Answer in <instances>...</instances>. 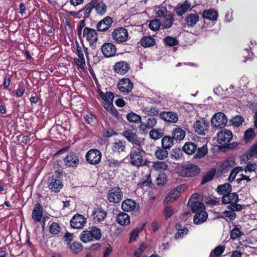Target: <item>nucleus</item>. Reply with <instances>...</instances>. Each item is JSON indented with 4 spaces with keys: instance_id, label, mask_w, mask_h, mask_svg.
Returning <instances> with one entry per match:
<instances>
[{
    "instance_id": "obj_27",
    "label": "nucleus",
    "mask_w": 257,
    "mask_h": 257,
    "mask_svg": "<svg viewBox=\"0 0 257 257\" xmlns=\"http://www.w3.org/2000/svg\"><path fill=\"white\" fill-rule=\"evenodd\" d=\"M92 1L96 13L99 16H103L107 10L106 5L101 0Z\"/></svg>"
},
{
    "instance_id": "obj_25",
    "label": "nucleus",
    "mask_w": 257,
    "mask_h": 257,
    "mask_svg": "<svg viewBox=\"0 0 257 257\" xmlns=\"http://www.w3.org/2000/svg\"><path fill=\"white\" fill-rule=\"evenodd\" d=\"M234 161L232 158H228L224 161L219 167L217 170V174L221 175L223 173L227 172L229 169L233 167Z\"/></svg>"
},
{
    "instance_id": "obj_54",
    "label": "nucleus",
    "mask_w": 257,
    "mask_h": 257,
    "mask_svg": "<svg viewBox=\"0 0 257 257\" xmlns=\"http://www.w3.org/2000/svg\"><path fill=\"white\" fill-rule=\"evenodd\" d=\"M147 244L142 242L140 244L139 247L135 251L133 257H140L142 253L148 247Z\"/></svg>"
},
{
    "instance_id": "obj_40",
    "label": "nucleus",
    "mask_w": 257,
    "mask_h": 257,
    "mask_svg": "<svg viewBox=\"0 0 257 257\" xmlns=\"http://www.w3.org/2000/svg\"><path fill=\"white\" fill-rule=\"evenodd\" d=\"M174 21V16L172 14H168L163 18L162 26L163 29H168L172 27Z\"/></svg>"
},
{
    "instance_id": "obj_49",
    "label": "nucleus",
    "mask_w": 257,
    "mask_h": 257,
    "mask_svg": "<svg viewBox=\"0 0 257 257\" xmlns=\"http://www.w3.org/2000/svg\"><path fill=\"white\" fill-rule=\"evenodd\" d=\"M146 177V179L143 178L142 179H141V182H139L138 183V185L141 188H143L144 187H152V186L153 185L151 178V175H147Z\"/></svg>"
},
{
    "instance_id": "obj_52",
    "label": "nucleus",
    "mask_w": 257,
    "mask_h": 257,
    "mask_svg": "<svg viewBox=\"0 0 257 257\" xmlns=\"http://www.w3.org/2000/svg\"><path fill=\"white\" fill-rule=\"evenodd\" d=\"M107 162L109 167L113 169L121 167L123 163L122 160L119 161L112 158L107 159Z\"/></svg>"
},
{
    "instance_id": "obj_63",
    "label": "nucleus",
    "mask_w": 257,
    "mask_h": 257,
    "mask_svg": "<svg viewBox=\"0 0 257 257\" xmlns=\"http://www.w3.org/2000/svg\"><path fill=\"white\" fill-rule=\"evenodd\" d=\"M63 165V162L61 160H56L54 162L53 167L55 170V173L54 174H59L62 175L61 170Z\"/></svg>"
},
{
    "instance_id": "obj_19",
    "label": "nucleus",
    "mask_w": 257,
    "mask_h": 257,
    "mask_svg": "<svg viewBox=\"0 0 257 257\" xmlns=\"http://www.w3.org/2000/svg\"><path fill=\"white\" fill-rule=\"evenodd\" d=\"M107 216V212L102 207L94 208L92 212V219L94 222L103 221Z\"/></svg>"
},
{
    "instance_id": "obj_6",
    "label": "nucleus",
    "mask_w": 257,
    "mask_h": 257,
    "mask_svg": "<svg viewBox=\"0 0 257 257\" xmlns=\"http://www.w3.org/2000/svg\"><path fill=\"white\" fill-rule=\"evenodd\" d=\"M101 237V229L95 226L89 227L88 230L82 231L80 235L81 240L84 243L92 241L93 240H99Z\"/></svg>"
},
{
    "instance_id": "obj_12",
    "label": "nucleus",
    "mask_w": 257,
    "mask_h": 257,
    "mask_svg": "<svg viewBox=\"0 0 257 257\" xmlns=\"http://www.w3.org/2000/svg\"><path fill=\"white\" fill-rule=\"evenodd\" d=\"M94 4L93 1L88 3L85 7L80 10L79 11L75 12L74 11H70L68 12L71 16L78 17L79 16H82L84 19L90 18V14L91 13L92 10L94 9Z\"/></svg>"
},
{
    "instance_id": "obj_35",
    "label": "nucleus",
    "mask_w": 257,
    "mask_h": 257,
    "mask_svg": "<svg viewBox=\"0 0 257 257\" xmlns=\"http://www.w3.org/2000/svg\"><path fill=\"white\" fill-rule=\"evenodd\" d=\"M168 150L162 146L157 147L154 155L157 159L164 160L168 158Z\"/></svg>"
},
{
    "instance_id": "obj_42",
    "label": "nucleus",
    "mask_w": 257,
    "mask_h": 257,
    "mask_svg": "<svg viewBox=\"0 0 257 257\" xmlns=\"http://www.w3.org/2000/svg\"><path fill=\"white\" fill-rule=\"evenodd\" d=\"M191 210L193 213L203 212L205 211V208L203 203L199 201H194L190 206Z\"/></svg>"
},
{
    "instance_id": "obj_36",
    "label": "nucleus",
    "mask_w": 257,
    "mask_h": 257,
    "mask_svg": "<svg viewBox=\"0 0 257 257\" xmlns=\"http://www.w3.org/2000/svg\"><path fill=\"white\" fill-rule=\"evenodd\" d=\"M195 214L193 217V221L195 224H201L205 222L207 219L208 214L206 211L202 212H197V213Z\"/></svg>"
},
{
    "instance_id": "obj_61",
    "label": "nucleus",
    "mask_w": 257,
    "mask_h": 257,
    "mask_svg": "<svg viewBox=\"0 0 257 257\" xmlns=\"http://www.w3.org/2000/svg\"><path fill=\"white\" fill-rule=\"evenodd\" d=\"M161 25V24L160 20L154 19L150 22L149 27L151 30L154 31H156L159 29Z\"/></svg>"
},
{
    "instance_id": "obj_17",
    "label": "nucleus",
    "mask_w": 257,
    "mask_h": 257,
    "mask_svg": "<svg viewBox=\"0 0 257 257\" xmlns=\"http://www.w3.org/2000/svg\"><path fill=\"white\" fill-rule=\"evenodd\" d=\"M86 222V218L83 215L80 214L74 215L70 221L71 226L73 228L75 229L82 228L84 226Z\"/></svg>"
},
{
    "instance_id": "obj_39",
    "label": "nucleus",
    "mask_w": 257,
    "mask_h": 257,
    "mask_svg": "<svg viewBox=\"0 0 257 257\" xmlns=\"http://www.w3.org/2000/svg\"><path fill=\"white\" fill-rule=\"evenodd\" d=\"M232 190V186L227 183L219 185L216 188L217 192L219 194L223 195V196L226 195L229 193L231 192Z\"/></svg>"
},
{
    "instance_id": "obj_26",
    "label": "nucleus",
    "mask_w": 257,
    "mask_h": 257,
    "mask_svg": "<svg viewBox=\"0 0 257 257\" xmlns=\"http://www.w3.org/2000/svg\"><path fill=\"white\" fill-rule=\"evenodd\" d=\"M43 214V208L40 203H37L33 210L32 217L35 222L41 221Z\"/></svg>"
},
{
    "instance_id": "obj_31",
    "label": "nucleus",
    "mask_w": 257,
    "mask_h": 257,
    "mask_svg": "<svg viewBox=\"0 0 257 257\" xmlns=\"http://www.w3.org/2000/svg\"><path fill=\"white\" fill-rule=\"evenodd\" d=\"M199 16L197 14H187L184 21L188 27H193L199 21Z\"/></svg>"
},
{
    "instance_id": "obj_59",
    "label": "nucleus",
    "mask_w": 257,
    "mask_h": 257,
    "mask_svg": "<svg viewBox=\"0 0 257 257\" xmlns=\"http://www.w3.org/2000/svg\"><path fill=\"white\" fill-rule=\"evenodd\" d=\"M167 176L164 173L161 172L159 173L158 177L156 178L157 184L158 185H164L167 182Z\"/></svg>"
},
{
    "instance_id": "obj_47",
    "label": "nucleus",
    "mask_w": 257,
    "mask_h": 257,
    "mask_svg": "<svg viewBox=\"0 0 257 257\" xmlns=\"http://www.w3.org/2000/svg\"><path fill=\"white\" fill-rule=\"evenodd\" d=\"M61 228L57 222H53L49 227V232L53 235H57L61 232Z\"/></svg>"
},
{
    "instance_id": "obj_41",
    "label": "nucleus",
    "mask_w": 257,
    "mask_h": 257,
    "mask_svg": "<svg viewBox=\"0 0 257 257\" xmlns=\"http://www.w3.org/2000/svg\"><path fill=\"white\" fill-rule=\"evenodd\" d=\"M174 141L175 139L170 136L163 137L161 139L162 146L169 150L173 146Z\"/></svg>"
},
{
    "instance_id": "obj_44",
    "label": "nucleus",
    "mask_w": 257,
    "mask_h": 257,
    "mask_svg": "<svg viewBox=\"0 0 257 257\" xmlns=\"http://www.w3.org/2000/svg\"><path fill=\"white\" fill-rule=\"evenodd\" d=\"M196 153L194 154V157L195 159H201L204 157L208 152V149L206 145H204L200 148H197Z\"/></svg>"
},
{
    "instance_id": "obj_14",
    "label": "nucleus",
    "mask_w": 257,
    "mask_h": 257,
    "mask_svg": "<svg viewBox=\"0 0 257 257\" xmlns=\"http://www.w3.org/2000/svg\"><path fill=\"white\" fill-rule=\"evenodd\" d=\"M112 35L113 39L119 43L125 42L128 36L127 30L123 27H120L114 30Z\"/></svg>"
},
{
    "instance_id": "obj_10",
    "label": "nucleus",
    "mask_w": 257,
    "mask_h": 257,
    "mask_svg": "<svg viewBox=\"0 0 257 257\" xmlns=\"http://www.w3.org/2000/svg\"><path fill=\"white\" fill-rule=\"evenodd\" d=\"M123 193L119 187H114L109 189L106 198L110 203H117L122 199Z\"/></svg>"
},
{
    "instance_id": "obj_43",
    "label": "nucleus",
    "mask_w": 257,
    "mask_h": 257,
    "mask_svg": "<svg viewBox=\"0 0 257 257\" xmlns=\"http://www.w3.org/2000/svg\"><path fill=\"white\" fill-rule=\"evenodd\" d=\"M126 118L130 122L139 123L142 120L141 116L133 111L128 112L126 115Z\"/></svg>"
},
{
    "instance_id": "obj_22",
    "label": "nucleus",
    "mask_w": 257,
    "mask_h": 257,
    "mask_svg": "<svg viewBox=\"0 0 257 257\" xmlns=\"http://www.w3.org/2000/svg\"><path fill=\"white\" fill-rule=\"evenodd\" d=\"M208 127V122L204 119L197 120L196 121L194 128L196 133L199 135H205L207 132V127Z\"/></svg>"
},
{
    "instance_id": "obj_8",
    "label": "nucleus",
    "mask_w": 257,
    "mask_h": 257,
    "mask_svg": "<svg viewBox=\"0 0 257 257\" xmlns=\"http://www.w3.org/2000/svg\"><path fill=\"white\" fill-rule=\"evenodd\" d=\"M82 36L86 38L89 42L90 47L95 48V44L98 41V34L96 30L89 27H85L83 29Z\"/></svg>"
},
{
    "instance_id": "obj_21",
    "label": "nucleus",
    "mask_w": 257,
    "mask_h": 257,
    "mask_svg": "<svg viewBox=\"0 0 257 257\" xmlns=\"http://www.w3.org/2000/svg\"><path fill=\"white\" fill-rule=\"evenodd\" d=\"M112 23L113 20L110 17H106L97 24V30L99 32L106 31L110 27Z\"/></svg>"
},
{
    "instance_id": "obj_45",
    "label": "nucleus",
    "mask_w": 257,
    "mask_h": 257,
    "mask_svg": "<svg viewBox=\"0 0 257 257\" xmlns=\"http://www.w3.org/2000/svg\"><path fill=\"white\" fill-rule=\"evenodd\" d=\"M143 112L148 116H157L159 114V110L156 107H144Z\"/></svg>"
},
{
    "instance_id": "obj_1",
    "label": "nucleus",
    "mask_w": 257,
    "mask_h": 257,
    "mask_svg": "<svg viewBox=\"0 0 257 257\" xmlns=\"http://www.w3.org/2000/svg\"><path fill=\"white\" fill-rule=\"evenodd\" d=\"M145 155L146 152L143 146L133 147L128 156L131 165L137 168L147 166L149 161L146 158Z\"/></svg>"
},
{
    "instance_id": "obj_23",
    "label": "nucleus",
    "mask_w": 257,
    "mask_h": 257,
    "mask_svg": "<svg viewBox=\"0 0 257 257\" xmlns=\"http://www.w3.org/2000/svg\"><path fill=\"white\" fill-rule=\"evenodd\" d=\"M159 116L161 119L168 122L175 123L178 120L177 114L173 111H162Z\"/></svg>"
},
{
    "instance_id": "obj_9",
    "label": "nucleus",
    "mask_w": 257,
    "mask_h": 257,
    "mask_svg": "<svg viewBox=\"0 0 257 257\" xmlns=\"http://www.w3.org/2000/svg\"><path fill=\"white\" fill-rule=\"evenodd\" d=\"M85 157L86 162L88 164L96 165L101 162L102 154L98 150L91 149L87 152Z\"/></svg>"
},
{
    "instance_id": "obj_58",
    "label": "nucleus",
    "mask_w": 257,
    "mask_h": 257,
    "mask_svg": "<svg viewBox=\"0 0 257 257\" xmlns=\"http://www.w3.org/2000/svg\"><path fill=\"white\" fill-rule=\"evenodd\" d=\"M153 166L156 170H162L163 171L167 170L168 167L166 163L161 161L154 162Z\"/></svg>"
},
{
    "instance_id": "obj_60",
    "label": "nucleus",
    "mask_w": 257,
    "mask_h": 257,
    "mask_svg": "<svg viewBox=\"0 0 257 257\" xmlns=\"http://www.w3.org/2000/svg\"><path fill=\"white\" fill-rule=\"evenodd\" d=\"M174 210L172 207L171 206H165L163 209V214L166 220H167L168 218H170L174 214Z\"/></svg>"
},
{
    "instance_id": "obj_28",
    "label": "nucleus",
    "mask_w": 257,
    "mask_h": 257,
    "mask_svg": "<svg viewBox=\"0 0 257 257\" xmlns=\"http://www.w3.org/2000/svg\"><path fill=\"white\" fill-rule=\"evenodd\" d=\"M111 149L113 153L120 154L123 152L126 149V142L124 140H117L116 142L112 143Z\"/></svg>"
},
{
    "instance_id": "obj_53",
    "label": "nucleus",
    "mask_w": 257,
    "mask_h": 257,
    "mask_svg": "<svg viewBox=\"0 0 257 257\" xmlns=\"http://www.w3.org/2000/svg\"><path fill=\"white\" fill-rule=\"evenodd\" d=\"M164 43L167 46H174L178 44L179 41L175 37L167 36L164 39Z\"/></svg>"
},
{
    "instance_id": "obj_64",
    "label": "nucleus",
    "mask_w": 257,
    "mask_h": 257,
    "mask_svg": "<svg viewBox=\"0 0 257 257\" xmlns=\"http://www.w3.org/2000/svg\"><path fill=\"white\" fill-rule=\"evenodd\" d=\"M85 121L90 125H93L96 121V117L92 113L87 114L84 115Z\"/></svg>"
},
{
    "instance_id": "obj_56",
    "label": "nucleus",
    "mask_w": 257,
    "mask_h": 257,
    "mask_svg": "<svg viewBox=\"0 0 257 257\" xmlns=\"http://www.w3.org/2000/svg\"><path fill=\"white\" fill-rule=\"evenodd\" d=\"M243 171V168L241 167H236L234 168L231 171L229 176L228 177V180L230 182H232L235 179L236 175L241 171Z\"/></svg>"
},
{
    "instance_id": "obj_37",
    "label": "nucleus",
    "mask_w": 257,
    "mask_h": 257,
    "mask_svg": "<svg viewBox=\"0 0 257 257\" xmlns=\"http://www.w3.org/2000/svg\"><path fill=\"white\" fill-rule=\"evenodd\" d=\"M197 148V145L194 143L187 142L184 145L182 150L187 154L192 155L195 153Z\"/></svg>"
},
{
    "instance_id": "obj_46",
    "label": "nucleus",
    "mask_w": 257,
    "mask_h": 257,
    "mask_svg": "<svg viewBox=\"0 0 257 257\" xmlns=\"http://www.w3.org/2000/svg\"><path fill=\"white\" fill-rule=\"evenodd\" d=\"M69 247L72 252L74 254L79 253L83 248L82 244L78 241H75L70 244Z\"/></svg>"
},
{
    "instance_id": "obj_55",
    "label": "nucleus",
    "mask_w": 257,
    "mask_h": 257,
    "mask_svg": "<svg viewBox=\"0 0 257 257\" xmlns=\"http://www.w3.org/2000/svg\"><path fill=\"white\" fill-rule=\"evenodd\" d=\"M255 137L254 130L252 128H249L244 132V138L246 142H249Z\"/></svg>"
},
{
    "instance_id": "obj_33",
    "label": "nucleus",
    "mask_w": 257,
    "mask_h": 257,
    "mask_svg": "<svg viewBox=\"0 0 257 257\" xmlns=\"http://www.w3.org/2000/svg\"><path fill=\"white\" fill-rule=\"evenodd\" d=\"M116 221L121 225H127L130 223V216L124 212H120L117 215Z\"/></svg>"
},
{
    "instance_id": "obj_5",
    "label": "nucleus",
    "mask_w": 257,
    "mask_h": 257,
    "mask_svg": "<svg viewBox=\"0 0 257 257\" xmlns=\"http://www.w3.org/2000/svg\"><path fill=\"white\" fill-rule=\"evenodd\" d=\"M177 174L182 177H193L197 176L200 172L198 166L194 164L181 165L176 169Z\"/></svg>"
},
{
    "instance_id": "obj_62",
    "label": "nucleus",
    "mask_w": 257,
    "mask_h": 257,
    "mask_svg": "<svg viewBox=\"0 0 257 257\" xmlns=\"http://www.w3.org/2000/svg\"><path fill=\"white\" fill-rule=\"evenodd\" d=\"M232 124L235 126L241 125L244 121V118L239 115H236L231 120Z\"/></svg>"
},
{
    "instance_id": "obj_15",
    "label": "nucleus",
    "mask_w": 257,
    "mask_h": 257,
    "mask_svg": "<svg viewBox=\"0 0 257 257\" xmlns=\"http://www.w3.org/2000/svg\"><path fill=\"white\" fill-rule=\"evenodd\" d=\"M121 209L123 211L138 212L140 209V205L135 200L132 199H126L123 200L121 205Z\"/></svg>"
},
{
    "instance_id": "obj_4",
    "label": "nucleus",
    "mask_w": 257,
    "mask_h": 257,
    "mask_svg": "<svg viewBox=\"0 0 257 257\" xmlns=\"http://www.w3.org/2000/svg\"><path fill=\"white\" fill-rule=\"evenodd\" d=\"M137 128L136 125H130V127L124 130L121 135L133 145V147L143 146L145 144V139L140 138L137 134Z\"/></svg>"
},
{
    "instance_id": "obj_50",
    "label": "nucleus",
    "mask_w": 257,
    "mask_h": 257,
    "mask_svg": "<svg viewBox=\"0 0 257 257\" xmlns=\"http://www.w3.org/2000/svg\"><path fill=\"white\" fill-rule=\"evenodd\" d=\"M243 232L240 230V228H238L236 225H234V227L230 231V238L232 239H235L239 238L241 235H243Z\"/></svg>"
},
{
    "instance_id": "obj_34",
    "label": "nucleus",
    "mask_w": 257,
    "mask_h": 257,
    "mask_svg": "<svg viewBox=\"0 0 257 257\" xmlns=\"http://www.w3.org/2000/svg\"><path fill=\"white\" fill-rule=\"evenodd\" d=\"M171 134L172 137L177 142L183 140L186 136L185 131L180 127L174 128Z\"/></svg>"
},
{
    "instance_id": "obj_2",
    "label": "nucleus",
    "mask_w": 257,
    "mask_h": 257,
    "mask_svg": "<svg viewBox=\"0 0 257 257\" xmlns=\"http://www.w3.org/2000/svg\"><path fill=\"white\" fill-rule=\"evenodd\" d=\"M97 92L101 98L104 101L103 106L107 112L110 113L114 117L118 118L119 116V113L113 104L114 98V93L110 91H108L104 93L99 88H98L97 89Z\"/></svg>"
},
{
    "instance_id": "obj_32",
    "label": "nucleus",
    "mask_w": 257,
    "mask_h": 257,
    "mask_svg": "<svg viewBox=\"0 0 257 257\" xmlns=\"http://www.w3.org/2000/svg\"><path fill=\"white\" fill-rule=\"evenodd\" d=\"M139 43L144 48H148L155 46L156 42L155 39L152 36H145L140 40Z\"/></svg>"
},
{
    "instance_id": "obj_24",
    "label": "nucleus",
    "mask_w": 257,
    "mask_h": 257,
    "mask_svg": "<svg viewBox=\"0 0 257 257\" xmlns=\"http://www.w3.org/2000/svg\"><path fill=\"white\" fill-rule=\"evenodd\" d=\"M190 9H191V4L186 0L183 3L178 4L174 9V12L178 16H182Z\"/></svg>"
},
{
    "instance_id": "obj_18",
    "label": "nucleus",
    "mask_w": 257,
    "mask_h": 257,
    "mask_svg": "<svg viewBox=\"0 0 257 257\" xmlns=\"http://www.w3.org/2000/svg\"><path fill=\"white\" fill-rule=\"evenodd\" d=\"M101 52L105 58L114 56L116 52L115 46L112 43H105L101 47Z\"/></svg>"
},
{
    "instance_id": "obj_29",
    "label": "nucleus",
    "mask_w": 257,
    "mask_h": 257,
    "mask_svg": "<svg viewBox=\"0 0 257 257\" xmlns=\"http://www.w3.org/2000/svg\"><path fill=\"white\" fill-rule=\"evenodd\" d=\"M238 201V195L235 192L229 193L227 195L223 196L221 198V202L224 204H228V203H237Z\"/></svg>"
},
{
    "instance_id": "obj_3",
    "label": "nucleus",
    "mask_w": 257,
    "mask_h": 257,
    "mask_svg": "<svg viewBox=\"0 0 257 257\" xmlns=\"http://www.w3.org/2000/svg\"><path fill=\"white\" fill-rule=\"evenodd\" d=\"M233 138L232 133L231 131L224 128L217 134V139L218 143L221 146V149L223 148L224 151H228L236 148L238 144L236 143H230Z\"/></svg>"
},
{
    "instance_id": "obj_48",
    "label": "nucleus",
    "mask_w": 257,
    "mask_h": 257,
    "mask_svg": "<svg viewBox=\"0 0 257 257\" xmlns=\"http://www.w3.org/2000/svg\"><path fill=\"white\" fill-rule=\"evenodd\" d=\"M176 228L178 230V231L175 234V236L176 238H181L183 237L184 234H186L188 233V228L184 227L183 228H182V226L180 224L177 223L176 225Z\"/></svg>"
},
{
    "instance_id": "obj_20",
    "label": "nucleus",
    "mask_w": 257,
    "mask_h": 257,
    "mask_svg": "<svg viewBox=\"0 0 257 257\" xmlns=\"http://www.w3.org/2000/svg\"><path fill=\"white\" fill-rule=\"evenodd\" d=\"M130 69V64L124 61H118L115 63L113 66V70L114 72L120 75H124L126 74Z\"/></svg>"
},
{
    "instance_id": "obj_16",
    "label": "nucleus",
    "mask_w": 257,
    "mask_h": 257,
    "mask_svg": "<svg viewBox=\"0 0 257 257\" xmlns=\"http://www.w3.org/2000/svg\"><path fill=\"white\" fill-rule=\"evenodd\" d=\"M117 87L120 92L127 93L132 91L134 83L129 78H123L118 81Z\"/></svg>"
},
{
    "instance_id": "obj_38",
    "label": "nucleus",
    "mask_w": 257,
    "mask_h": 257,
    "mask_svg": "<svg viewBox=\"0 0 257 257\" xmlns=\"http://www.w3.org/2000/svg\"><path fill=\"white\" fill-rule=\"evenodd\" d=\"M216 173V169L215 168H213L209 171H207L202 177L201 181V184H204L210 181H211Z\"/></svg>"
},
{
    "instance_id": "obj_11",
    "label": "nucleus",
    "mask_w": 257,
    "mask_h": 257,
    "mask_svg": "<svg viewBox=\"0 0 257 257\" xmlns=\"http://www.w3.org/2000/svg\"><path fill=\"white\" fill-rule=\"evenodd\" d=\"M227 119L222 112H219L214 114L211 119L212 126L216 128H223L226 124Z\"/></svg>"
},
{
    "instance_id": "obj_51",
    "label": "nucleus",
    "mask_w": 257,
    "mask_h": 257,
    "mask_svg": "<svg viewBox=\"0 0 257 257\" xmlns=\"http://www.w3.org/2000/svg\"><path fill=\"white\" fill-rule=\"evenodd\" d=\"M225 247L223 245L216 246L211 252L210 257H219L224 252Z\"/></svg>"
},
{
    "instance_id": "obj_30",
    "label": "nucleus",
    "mask_w": 257,
    "mask_h": 257,
    "mask_svg": "<svg viewBox=\"0 0 257 257\" xmlns=\"http://www.w3.org/2000/svg\"><path fill=\"white\" fill-rule=\"evenodd\" d=\"M202 17L204 19H207L214 22L217 20L218 14L217 11L210 9L203 11Z\"/></svg>"
},
{
    "instance_id": "obj_13",
    "label": "nucleus",
    "mask_w": 257,
    "mask_h": 257,
    "mask_svg": "<svg viewBox=\"0 0 257 257\" xmlns=\"http://www.w3.org/2000/svg\"><path fill=\"white\" fill-rule=\"evenodd\" d=\"M64 162L66 166L69 168H76L79 164L78 155L72 151L69 152L64 158Z\"/></svg>"
},
{
    "instance_id": "obj_57",
    "label": "nucleus",
    "mask_w": 257,
    "mask_h": 257,
    "mask_svg": "<svg viewBox=\"0 0 257 257\" xmlns=\"http://www.w3.org/2000/svg\"><path fill=\"white\" fill-rule=\"evenodd\" d=\"M155 11L156 12V17L158 18H164L166 15H168V14L167 9L164 6H161L156 8Z\"/></svg>"
},
{
    "instance_id": "obj_7",
    "label": "nucleus",
    "mask_w": 257,
    "mask_h": 257,
    "mask_svg": "<svg viewBox=\"0 0 257 257\" xmlns=\"http://www.w3.org/2000/svg\"><path fill=\"white\" fill-rule=\"evenodd\" d=\"M62 175L54 174L50 176L47 181L48 187L52 192L58 193L63 186Z\"/></svg>"
}]
</instances>
